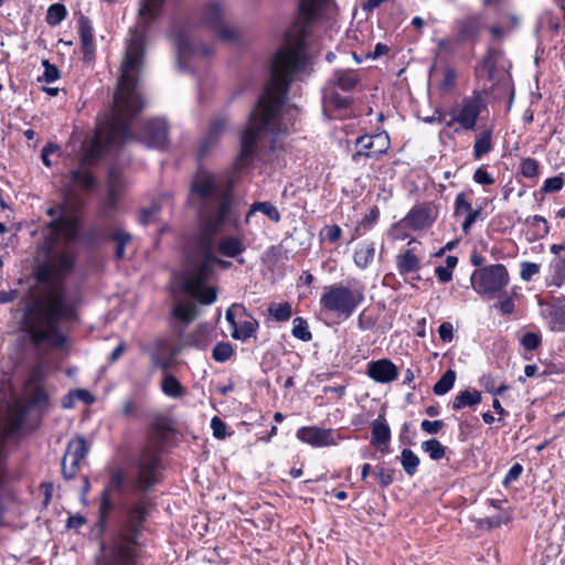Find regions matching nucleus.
<instances>
[{
    "instance_id": "8fccbe9b",
    "label": "nucleus",
    "mask_w": 565,
    "mask_h": 565,
    "mask_svg": "<svg viewBox=\"0 0 565 565\" xmlns=\"http://www.w3.org/2000/svg\"><path fill=\"white\" fill-rule=\"evenodd\" d=\"M234 354V348L230 342H218L212 350V358L216 362H226Z\"/></svg>"
},
{
    "instance_id": "13d9d810",
    "label": "nucleus",
    "mask_w": 565,
    "mask_h": 565,
    "mask_svg": "<svg viewBox=\"0 0 565 565\" xmlns=\"http://www.w3.org/2000/svg\"><path fill=\"white\" fill-rule=\"evenodd\" d=\"M512 519V514L509 511H504L498 515H492L484 519L483 523L487 524L488 529H495L502 524H507Z\"/></svg>"
},
{
    "instance_id": "4468645a",
    "label": "nucleus",
    "mask_w": 565,
    "mask_h": 565,
    "mask_svg": "<svg viewBox=\"0 0 565 565\" xmlns=\"http://www.w3.org/2000/svg\"><path fill=\"white\" fill-rule=\"evenodd\" d=\"M89 450V445L82 436L71 439L62 461V473L65 479H72Z\"/></svg>"
},
{
    "instance_id": "a211bd4d",
    "label": "nucleus",
    "mask_w": 565,
    "mask_h": 565,
    "mask_svg": "<svg viewBox=\"0 0 565 565\" xmlns=\"http://www.w3.org/2000/svg\"><path fill=\"white\" fill-rule=\"evenodd\" d=\"M120 172L116 167H110L107 175V195L104 201L100 215L105 218H110L114 211L117 209V199L121 191Z\"/></svg>"
},
{
    "instance_id": "a19ab883",
    "label": "nucleus",
    "mask_w": 565,
    "mask_h": 565,
    "mask_svg": "<svg viewBox=\"0 0 565 565\" xmlns=\"http://www.w3.org/2000/svg\"><path fill=\"white\" fill-rule=\"evenodd\" d=\"M258 328V321L255 319L245 320L237 323L233 329L232 337L237 340L245 341L253 337Z\"/></svg>"
},
{
    "instance_id": "c9c22d12",
    "label": "nucleus",
    "mask_w": 565,
    "mask_h": 565,
    "mask_svg": "<svg viewBox=\"0 0 565 565\" xmlns=\"http://www.w3.org/2000/svg\"><path fill=\"white\" fill-rule=\"evenodd\" d=\"M257 211L264 213L269 220L276 223L280 221V213L274 204L270 202H255L246 214L247 223L249 222L250 216Z\"/></svg>"
},
{
    "instance_id": "f704fd0d",
    "label": "nucleus",
    "mask_w": 565,
    "mask_h": 565,
    "mask_svg": "<svg viewBox=\"0 0 565 565\" xmlns=\"http://www.w3.org/2000/svg\"><path fill=\"white\" fill-rule=\"evenodd\" d=\"M67 14L65 4L56 2L47 8L45 21L50 26H57L67 18Z\"/></svg>"
},
{
    "instance_id": "4d7b16f0",
    "label": "nucleus",
    "mask_w": 565,
    "mask_h": 565,
    "mask_svg": "<svg viewBox=\"0 0 565 565\" xmlns=\"http://www.w3.org/2000/svg\"><path fill=\"white\" fill-rule=\"evenodd\" d=\"M472 210L473 207L471 203L467 201L466 194L463 192L458 193L455 199V215H467Z\"/></svg>"
},
{
    "instance_id": "5701e85b",
    "label": "nucleus",
    "mask_w": 565,
    "mask_h": 565,
    "mask_svg": "<svg viewBox=\"0 0 565 565\" xmlns=\"http://www.w3.org/2000/svg\"><path fill=\"white\" fill-rule=\"evenodd\" d=\"M333 87L344 93H352L358 85L361 83V77L355 70H337L333 73L331 81Z\"/></svg>"
},
{
    "instance_id": "9b49d317",
    "label": "nucleus",
    "mask_w": 565,
    "mask_h": 565,
    "mask_svg": "<svg viewBox=\"0 0 565 565\" xmlns=\"http://www.w3.org/2000/svg\"><path fill=\"white\" fill-rule=\"evenodd\" d=\"M488 28V17L483 11L471 12L455 20L451 31L463 44L476 45L483 31Z\"/></svg>"
},
{
    "instance_id": "7ed1b4c3",
    "label": "nucleus",
    "mask_w": 565,
    "mask_h": 565,
    "mask_svg": "<svg viewBox=\"0 0 565 565\" xmlns=\"http://www.w3.org/2000/svg\"><path fill=\"white\" fill-rule=\"evenodd\" d=\"M234 185L232 179L226 185L218 184L213 174L201 168L191 183V191L199 199L201 226L195 237V248L200 259L192 262L184 271L181 289L202 305H211L216 300V289L205 287L214 265L225 269L232 266V262L215 256V247L216 237L222 233L225 222L233 218L236 226Z\"/></svg>"
},
{
    "instance_id": "39448f33",
    "label": "nucleus",
    "mask_w": 565,
    "mask_h": 565,
    "mask_svg": "<svg viewBox=\"0 0 565 565\" xmlns=\"http://www.w3.org/2000/svg\"><path fill=\"white\" fill-rule=\"evenodd\" d=\"M141 66L132 63L128 67L127 61H121L115 107L97 126L96 134L89 141H129L132 119L143 107L137 92L138 78L134 75Z\"/></svg>"
},
{
    "instance_id": "58836bf2",
    "label": "nucleus",
    "mask_w": 565,
    "mask_h": 565,
    "mask_svg": "<svg viewBox=\"0 0 565 565\" xmlns=\"http://www.w3.org/2000/svg\"><path fill=\"white\" fill-rule=\"evenodd\" d=\"M47 375L46 366L43 362L34 364L25 380L24 387L29 386H44V382Z\"/></svg>"
},
{
    "instance_id": "cd10ccee",
    "label": "nucleus",
    "mask_w": 565,
    "mask_h": 565,
    "mask_svg": "<svg viewBox=\"0 0 565 565\" xmlns=\"http://www.w3.org/2000/svg\"><path fill=\"white\" fill-rule=\"evenodd\" d=\"M375 255V244L370 241L362 242L353 255L354 264L361 268L365 269L373 262Z\"/></svg>"
},
{
    "instance_id": "864d4df0",
    "label": "nucleus",
    "mask_w": 565,
    "mask_h": 565,
    "mask_svg": "<svg viewBox=\"0 0 565 565\" xmlns=\"http://www.w3.org/2000/svg\"><path fill=\"white\" fill-rule=\"evenodd\" d=\"M56 154L57 157L62 156V149L58 143H46V146L41 151L42 162L46 167H52L53 162L51 160V156Z\"/></svg>"
},
{
    "instance_id": "9d476101",
    "label": "nucleus",
    "mask_w": 565,
    "mask_h": 565,
    "mask_svg": "<svg viewBox=\"0 0 565 565\" xmlns=\"http://www.w3.org/2000/svg\"><path fill=\"white\" fill-rule=\"evenodd\" d=\"M473 290L487 299H493L509 284L510 277L503 264H492L476 269L470 277Z\"/></svg>"
},
{
    "instance_id": "e433bc0d",
    "label": "nucleus",
    "mask_w": 565,
    "mask_h": 565,
    "mask_svg": "<svg viewBox=\"0 0 565 565\" xmlns=\"http://www.w3.org/2000/svg\"><path fill=\"white\" fill-rule=\"evenodd\" d=\"M399 459L405 473L413 477L417 472L420 463L419 457L413 450L404 448L401 452Z\"/></svg>"
},
{
    "instance_id": "423d86ee",
    "label": "nucleus",
    "mask_w": 565,
    "mask_h": 565,
    "mask_svg": "<svg viewBox=\"0 0 565 565\" xmlns=\"http://www.w3.org/2000/svg\"><path fill=\"white\" fill-rule=\"evenodd\" d=\"M124 143H79L78 166L68 173L70 183L65 185V196L75 198L76 190L94 193L98 190V180L90 171L92 168L106 162L108 157H116L122 150Z\"/></svg>"
},
{
    "instance_id": "3c124183",
    "label": "nucleus",
    "mask_w": 565,
    "mask_h": 565,
    "mask_svg": "<svg viewBox=\"0 0 565 565\" xmlns=\"http://www.w3.org/2000/svg\"><path fill=\"white\" fill-rule=\"evenodd\" d=\"M42 66L44 67V73L39 76V82L54 83L61 77L58 67L55 64H52L49 60H42Z\"/></svg>"
},
{
    "instance_id": "69168bd1",
    "label": "nucleus",
    "mask_w": 565,
    "mask_h": 565,
    "mask_svg": "<svg viewBox=\"0 0 565 565\" xmlns=\"http://www.w3.org/2000/svg\"><path fill=\"white\" fill-rule=\"evenodd\" d=\"M375 477L377 478L382 488H387L394 481V470L384 467H377Z\"/></svg>"
},
{
    "instance_id": "338daca9",
    "label": "nucleus",
    "mask_w": 565,
    "mask_h": 565,
    "mask_svg": "<svg viewBox=\"0 0 565 565\" xmlns=\"http://www.w3.org/2000/svg\"><path fill=\"white\" fill-rule=\"evenodd\" d=\"M211 428L213 430V436L217 439H223L227 435V425L220 417L214 416L211 419Z\"/></svg>"
},
{
    "instance_id": "2eb2a0df",
    "label": "nucleus",
    "mask_w": 565,
    "mask_h": 565,
    "mask_svg": "<svg viewBox=\"0 0 565 565\" xmlns=\"http://www.w3.org/2000/svg\"><path fill=\"white\" fill-rule=\"evenodd\" d=\"M550 253L553 258L548 263L545 284L547 287H561L565 282V243L551 245Z\"/></svg>"
},
{
    "instance_id": "412c9836",
    "label": "nucleus",
    "mask_w": 565,
    "mask_h": 565,
    "mask_svg": "<svg viewBox=\"0 0 565 565\" xmlns=\"http://www.w3.org/2000/svg\"><path fill=\"white\" fill-rule=\"evenodd\" d=\"M327 2L328 0H299L294 26L297 28L299 23H302L303 25L300 28H306L308 31V26L318 18Z\"/></svg>"
},
{
    "instance_id": "f03ea898",
    "label": "nucleus",
    "mask_w": 565,
    "mask_h": 565,
    "mask_svg": "<svg viewBox=\"0 0 565 565\" xmlns=\"http://www.w3.org/2000/svg\"><path fill=\"white\" fill-rule=\"evenodd\" d=\"M159 449L146 447L134 469L126 476L120 468L113 469L100 493L97 527L104 533L110 516L117 531L110 537L104 565H138V537L148 515L147 494L161 481Z\"/></svg>"
},
{
    "instance_id": "0eeeda50",
    "label": "nucleus",
    "mask_w": 565,
    "mask_h": 565,
    "mask_svg": "<svg viewBox=\"0 0 565 565\" xmlns=\"http://www.w3.org/2000/svg\"><path fill=\"white\" fill-rule=\"evenodd\" d=\"M483 113H488L486 99L481 92L475 90L471 96L462 98L447 126L454 127L457 134L473 131V141H491L493 124L483 117Z\"/></svg>"
},
{
    "instance_id": "c85d7f7f",
    "label": "nucleus",
    "mask_w": 565,
    "mask_h": 565,
    "mask_svg": "<svg viewBox=\"0 0 565 565\" xmlns=\"http://www.w3.org/2000/svg\"><path fill=\"white\" fill-rule=\"evenodd\" d=\"M161 391L164 395L172 398H179L184 395V387L168 370L163 371Z\"/></svg>"
},
{
    "instance_id": "6e6552de",
    "label": "nucleus",
    "mask_w": 565,
    "mask_h": 565,
    "mask_svg": "<svg viewBox=\"0 0 565 565\" xmlns=\"http://www.w3.org/2000/svg\"><path fill=\"white\" fill-rule=\"evenodd\" d=\"M166 0H142L138 14L140 21L128 31L126 39L124 61L128 67L132 63L142 65L147 50V33L150 25L159 17Z\"/></svg>"
},
{
    "instance_id": "bb28decb",
    "label": "nucleus",
    "mask_w": 565,
    "mask_h": 565,
    "mask_svg": "<svg viewBox=\"0 0 565 565\" xmlns=\"http://www.w3.org/2000/svg\"><path fill=\"white\" fill-rule=\"evenodd\" d=\"M230 128V117L225 114L213 116L207 126V135L204 141H214L221 138Z\"/></svg>"
},
{
    "instance_id": "4c0bfd02",
    "label": "nucleus",
    "mask_w": 565,
    "mask_h": 565,
    "mask_svg": "<svg viewBox=\"0 0 565 565\" xmlns=\"http://www.w3.org/2000/svg\"><path fill=\"white\" fill-rule=\"evenodd\" d=\"M267 311L268 315L278 322L288 321L292 316V308L288 301L271 302L269 303Z\"/></svg>"
},
{
    "instance_id": "dca6fc26",
    "label": "nucleus",
    "mask_w": 565,
    "mask_h": 565,
    "mask_svg": "<svg viewBox=\"0 0 565 565\" xmlns=\"http://www.w3.org/2000/svg\"><path fill=\"white\" fill-rule=\"evenodd\" d=\"M296 436L302 443L313 447H326L337 444L335 431L330 428L305 426L297 430Z\"/></svg>"
},
{
    "instance_id": "bf43d9fd",
    "label": "nucleus",
    "mask_w": 565,
    "mask_h": 565,
    "mask_svg": "<svg viewBox=\"0 0 565 565\" xmlns=\"http://www.w3.org/2000/svg\"><path fill=\"white\" fill-rule=\"evenodd\" d=\"M521 173L525 178H535L539 174V162L535 159L526 158L521 162Z\"/></svg>"
},
{
    "instance_id": "f3484780",
    "label": "nucleus",
    "mask_w": 565,
    "mask_h": 565,
    "mask_svg": "<svg viewBox=\"0 0 565 565\" xmlns=\"http://www.w3.org/2000/svg\"><path fill=\"white\" fill-rule=\"evenodd\" d=\"M78 36L81 41V51L83 61L92 63L96 58V43L94 39V28L90 19L84 14L78 18Z\"/></svg>"
},
{
    "instance_id": "f8f14e48",
    "label": "nucleus",
    "mask_w": 565,
    "mask_h": 565,
    "mask_svg": "<svg viewBox=\"0 0 565 565\" xmlns=\"http://www.w3.org/2000/svg\"><path fill=\"white\" fill-rule=\"evenodd\" d=\"M354 98L351 95H341L335 88L323 92V113L331 119H344L350 117Z\"/></svg>"
},
{
    "instance_id": "f257e3e1",
    "label": "nucleus",
    "mask_w": 565,
    "mask_h": 565,
    "mask_svg": "<svg viewBox=\"0 0 565 565\" xmlns=\"http://www.w3.org/2000/svg\"><path fill=\"white\" fill-rule=\"evenodd\" d=\"M52 220L46 224L42 246L44 259L36 264L33 277L45 288L39 295L29 291L23 303L21 328L35 344L61 338L60 323L75 317L76 303L64 292V280L76 265V255L71 249L56 250L61 241H74L79 231L78 220L67 212L64 204L46 210Z\"/></svg>"
},
{
    "instance_id": "49530a36",
    "label": "nucleus",
    "mask_w": 565,
    "mask_h": 565,
    "mask_svg": "<svg viewBox=\"0 0 565 565\" xmlns=\"http://www.w3.org/2000/svg\"><path fill=\"white\" fill-rule=\"evenodd\" d=\"M172 313L178 320L189 323L194 320L196 308L191 303H175Z\"/></svg>"
},
{
    "instance_id": "1a4fd4ad",
    "label": "nucleus",
    "mask_w": 565,
    "mask_h": 565,
    "mask_svg": "<svg viewBox=\"0 0 565 565\" xmlns=\"http://www.w3.org/2000/svg\"><path fill=\"white\" fill-rule=\"evenodd\" d=\"M363 300L362 290L333 284L323 288L319 303L321 311L333 313L340 320H347Z\"/></svg>"
},
{
    "instance_id": "ddd939ff",
    "label": "nucleus",
    "mask_w": 565,
    "mask_h": 565,
    "mask_svg": "<svg viewBox=\"0 0 565 565\" xmlns=\"http://www.w3.org/2000/svg\"><path fill=\"white\" fill-rule=\"evenodd\" d=\"M438 216V210L433 204H420L413 206L404 218L395 224V228L408 227L419 231L430 227Z\"/></svg>"
},
{
    "instance_id": "b1692460",
    "label": "nucleus",
    "mask_w": 565,
    "mask_h": 565,
    "mask_svg": "<svg viewBox=\"0 0 565 565\" xmlns=\"http://www.w3.org/2000/svg\"><path fill=\"white\" fill-rule=\"evenodd\" d=\"M372 445L377 446L382 451H387V444L391 439V429L384 419V415H380L377 419L372 423Z\"/></svg>"
},
{
    "instance_id": "20e7f679",
    "label": "nucleus",
    "mask_w": 565,
    "mask_h": 565,
    "mask_svg": "<svg viewBox=\"0 0 565 565\" xmlns=\"http://www.w3.org/2000/svg\"><path fill=\"white\" fill-rule=\"evenodd\" d=\"M308 31L298 28L287 31L278 50L269 62L270 79L248 115L239 141H259L278 129L280 111L297 74L306 71Z\"/></svg>"
},
{
    "instance_id": "393cba45",
    "label": "nucleus",
    "mask_w": 565,
    "mask_h": 565,
    "mask_svg": "<svg viewBox=\"0 0 565 565\" xmlns=\"http://www.w3.org/2000/svg\"><path fill=\"white\" fill-rule=\"evenodd\" d=\"M245 250V245L242 238L237 236H225L216 239L215 253H220L225 257H237Z\"/></svg>"
},
{
    "instance_id": "052dcab7",
    "label": "nucleus",
    "mask_w": 565,
    "mask_h": 565,
    "mask_svg": "<svg viewBox=\"0 0 565 565\" xmlns=\"http://www.w3.org/2000/svg\"><path fill=\"white\" fill-rule=\"evenodd\" d=\"M522 347L527 351H534L541 345V337L534 332H525L521 338Z\"/></svg>"
},
{
    "instance_id": "79ce46f5",
    "label": "nucleus",
    "mask_w": 565,
    "mask_h": 565,
    "mask_svg": "<svg viewBox=\"0 0 565 565\" xmlns=\"http://www.w3.org/2000/svg\"><path fill=\"white\" fill-rule=\"evenodd\" d=\"M257 143H242L241 151L234 161V169L241 171L245 169L253 160L256 154Z\"/></svg>"
},
{
    "instance_id": "e2e57ef3",
    "label": "nucleus",
    "mask_w": 565,
    "mask_h": 565,
    "mask_svg": "<svg viewBox=\"0 0 565 565\" xmlns=\"http://www.w3.org/2000/svg\"><path fill=\"white\" fill-rule=\"evenodd\" d=\"M380 216V210L377 206H373L369 214L364 216L361 223L355 227V232L359 233L361 228L364 231L370 230L371 226L377 221Z\"/></svg>"
},
{
    "instance_id": "6e6d98bb",
    "label": "nucleus",
    "mask_w": 565,
    "mask_h": 565,
    "mask_svg": "<svg viewBox=\"0 0 565 565\" xmlns=\"http://www.w3.org/2000/svg\"><path fill=\"white\" fill-rule=\"evenodd\" d=\"M526 222L529 224H531L532 226L536 227L535 235L537 237H543V236L547 235L550 232L548 223H547L546 218H544L543 216L534 215V216L527 218Z\"/></svg>"
},
{
    "instance_id": "c03bdc74",
    "label": "nucleus",
    "mask_w": 565,
    "mask_h": 565,
    "mask_svg": "<svg viewBox=\"0 0 565 565\" xmlns=\"http://www.w3.org/2000/svg\"><path fill=\"white\" fill-rule=\"evenodd\" d=\"M456 381V372L454 370H447L441 377L435 383L433 392L436 395H445L448 393Z\"/></svg>"
},
{
    "instance_id": "4be33fe9",
    "label": "nucleus",
    "mask_w": 565,
    "mask_h": 565,
    "mask_svg": "<svg viewBox=\"0 0 565 565\" xmlns=\"http://www.w3.org/2000/svg\"><path fill=\"white\" fill-rule=\"evenodd\" d=\"M169 124L164 118H149L142 125L146 141H168Z\"/></svg>"
},
{
    "instance_id": "72a5a7b5",
    "label": "nucleus",
    "mask_w": 565,
    "mask_h": 565,
    "mask_svg": "<svg viewBox=\"0 0 565 565\" xmlns=\"http://www.w3.org/2000/svg\"><path fill=\"white\" fill-rule=\"evenodd\" d=\"M397 268L401 274H411L419 269V259L412 252L406 250L404 254L397 256Z\"/></svg>"
},
{
    "instance_id": "680f3d73",
    "label": "nucleus",
    "mask_w": 565,
    "mask_h": 565,
    "mask_svg": "<svg viewBox=\"0 0 565 565\" xmlns=\"http://www.w3.org/2000/svg\"><path fill=\"white\" fill-rule=\"evenodd\" d=\"M189 344L200 350H204L209 344L206 331L204 329H198L189 339Z\"/></svg>"
},
{
    "instance_id": "774afa93",
    "label": "nucleus",
    "mask_w": 565,
    "mask_h": 565,
    "mask_svg": "<svg viewBox=\"0 0 565 565\" xmlns=\"http://www.w3.org/2000/svg\"><path fill=\"white\" fill-rule=\"evenodd\" d=\"M376 320L366 310H363L358 317V328L362 331L371 330L375 327Z\"/></svg>"
},
{
    "instance_id": "2f4dec72",
    "label": "nucleus",
    "mask_w": 565,
    "mask_h": 565,
    "mask_svg": "<svg viewBox=\"0 0 565 565\" xmlns=\"http://www.w3.org/2000/svg\"><path fill=\"white\" fill-rule=\"evenodd\" d=\"M551 322L553 330L564 331L565 330V297L556 299L555 303L551 309Z\"/></svg>"
},
{
    "instance_id": "5fc2aeb1",
    "label": "nucleus",
    "mask_w": 565,
    "mask_h": 565,
    "mask_svg": "<svg viewBox=\"0 0 565 565\" xmlns=\"http://www.w3.org/2000/svg\"><path fill=\"white\" fill-rule=\"evenodd\" d=\"M564 183H565V181L562 175L548 178L544 181V183L541 188V192L544 194L557 192V191L562 190V188L564 186Z\"/></svg>"
},
{
    "instance_id": "09e8293b",
    "label": "nucleus",
    "mask_w": 565,
    "mask_h": 565,
    "mask_svg": "<svg viewBox=\"0 0 565 565\" xmlns=\"http://www.w3.org/2000/svg\"><path fill=\"white\" fill-rule=\"evenodd\" d=\"M29 394V404L32 407H41L49 403V395L44 386H29L25 387Z\"/></svg>"
},
{
    "instance_id": "603ef678",
    "label": "nucleus",
    "mask_w": 565,
    "mask_h": 565,
    "mask_svg": "<svg viewBox=\"0 0 565 565\" xmlns=\"http://www.w3.org/2000/svg\"><path fill=\"white\" fill-rule=\"evenodd\" d=\"M520 277L523 281H531L540 273L541 265L532 262L521 263Z\"/></svg>"
},
{
    "instance_id": "c756f323",
    "label": "nucleus",
    "mask_w": 565,
    "mask_h": 565,
    "mask_svg": "<svg viewBox=\"0 0 565 565\" xmlns=\"http://www.w3.org/2000/svg\"><path fill=\"white\" fill-rule=\"evenodd\" d=\"M106 238L116 243L115 257L122 259L125 257V247L132 239L131 234L122 228H115L107 234Z\"/></svg>"
},
{
    "instance_id": "6ab92c4d",
    "label": "nucleus",
    "mask_w": 565,
    "mask_h": 565,
    "mask_svg": "<svg viewBox=\"0 0 565 565\" xmlns=\"http://www.w3.org/2000/svg\"><path fill=\"white\" fill-rule=\"evenodd\" d=\"M169 343L163 339H156L145 347V352L149 355L152 366L167 371L173 363V355L167 354Z\"/></svg>"
},
{
    "instance_id": "a18cd8bd",
    "label": "nucleus",
    "mask_w": 565,
    "mask_h": 565,
    "mask_svg": "<svg viewBox=\"0 0 565 565\" xmlns=\"http://www.w3.org/2000/svg\"><path fill=\"white\" fill-rule=\"evenodd\" d=\"M420 447L431 460H440L446 455V447L436 438L423 441Z\"/></svg>"
},
{
    "instance_id": "7c9ffc66",
    "label": "nucleus",
    "mask_w": 565,
    "mask_h": 565,
    "mask_svg": "<svg viewBox=\"0 0 565 565\" xmlns=\"http://www.w3.org/2000/svg\"><path fill=\"white\" fill-rule=\"evenodd\" d=\"M481 393L477 390H466L460 392L452 401L454 409H461L468 406H475L481 403Z\"/></svg>"
},
{
    "instance_id": "a878e982",
    "label": "nucleus",
    "mask_w": 565,
    "mask_h": 565,
    "mask_svg": "<svg viewBox=\"0 0 565 565\" xmlns=\"http://www.w3.org/2000/svg\"><path fill=\"white\" fill-rule=\"evenodd\" d=\"M204 23L212 30L222 26L223 6L218 1L206 3L202 10Z\"/></svg>"
},
{
    "instance_id": "de8ad7c7",
    "label": "nucleus",
    "mask_w": 565,
    "mask_h": 565,
    "mask_svg": "<svg viewBox=\"0 0 565 565\" xmlns=\"http://www.w3.org/2000/svg\"><path fill=\"white\" fill-rule=\"evenodd\" d=\"M291 334L303 342H309L312 339L308 322L302 317L294 319Z\"/></svg>"
},
{
    "instance_id": "473e14b6",
    "label": "nucleus",
    "mask_w": 565,
    "mask_h": 565,
    "mask_svg": "<svg viewBox=\"0 0 565 565\" xmlns=\"http://www.w3.org/2000/svg\"><path fill=\"white\" fill-rule=\"evenodd\" d=\"M374 143H363V146L352 154V161L360 163L363 158H370L379 160L383 154L388 151V145L375 150L373 149Z\"/></svg>"
},
{
    "instance_id": "0e129e2a",
    "label": "nucleus",
    "mask_w": 565,
    "mask_h": 565,
    "mask_svg": "<svg viewBox=\"0 0 565 565\" xmlns=\"http://www.w3.org/2000/svg\"><path fill=\"white\" fill-rule=\"evenodd\" d=\"M212 30L216 31L218 39L224 42H235L239 38L237 31L226 26L224 22H222V26Z\"/></svg>"
},
{
    "instance_id": "ea45409f",
    "label": "nucleus",
    "mask_w": 565,
    "mask_h": 565,
    "mask_svg": "<svg viewBox=\"0 0 565 565\" xmlns=\"http://www.w3.org/2000/svg\"><path fill=\"white\" fill-rule=\"evenodd\" d=\"M507 20L509 22L508 25H504V24L489 25L488 24V28L486 30L490 33V35L493 40L499 41V40L503 39L508 32H510L511 30L516 28L519 24V18L514 14L508 15Z\"/></svg>"
},
{
    "instance_id": "37998d69",
    "label": "nucleus",
    "mask_w": 565,
    "mask_h": 565,
    "mask_svg": "<svg viewBox=\"0 0 565 565\" xmlns=\"http://www.w3.org/2000/svg\"><path fill=\"white\" fill-rule=\"evenodd\" d=\"M461 45H463V42L458 40L457 34H452V36L443 38L437 42L439 53L448 57H452L457 53L458 47Z\"/></svg>"
},
{
    "instance_id": "aec40b11",
    "label": "nucleus",
    "mask_w": 565,
    "mask_h": 565,
    "mask_svg": "<svg viewBox=\"0 0 565 565\" xmlns=\"http://www.w3.org/2000/svg\"><path fill=\"white\" fill-rule=\"evenodd\" d=\"M366 373L377 383H390L397 379L398 369L391 360L381 359L370 362Z\"/></svg>"
}]
</instances>
